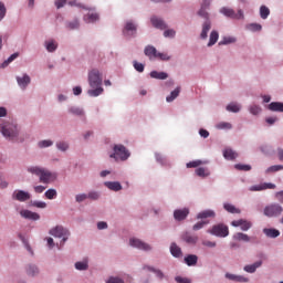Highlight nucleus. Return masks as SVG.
Returning <instances> with one entry per match:
<instances>
[{"mask_svg": "<svg viewBox=\"0 0 283 283\" xmlns=\"http://www.w3.org/2000/svg\"><path fill=\"white\" fill-rule=\"evenodd\" d=\"M209 6H211V0H203L200 10L198 11V15L202 17V19H209Z\"/></svg>", "mask_w": 283, "mask_h": 283, "instance_id": "obj_14", "label": "nucleus"}, {"mask_svg": "<svg viewBox=\"0 0 283 283\" xmlns=\"http://www.w3.org/2000/svg\"><path fill=\"white\" fill-rule=\"evenodd\" d=\"M56 147L60 149V151H67V149H70V145H67L65 142H59Z\"/></svg>", "mask_w": 283, "mask_h": 283, "instance_id": "obj_54", "label": "nucleus"}, {"mask_svg": "<svg viewBox=\"0 0 283 283\" xmlns=\"http://www.w3.org/2000/svg\"><path fill=\"white\" fill-rule=\"evenodd\" d=\"M234 168H237L238 171H251V165L237 164Z\"/></svg>", "mask_w": 283, "mask_h": 283, "instance_id": "obj_49", "label": "nucleus"}, {"mask_svg": "<svg viewBox=\"0 0 283 283\" xmlns=\"http://www.w3.org/2000/svg\"><path fill=\"white\" fill-rule=\"evenodd\" d=\"M200 165H207V161H202V160H193V161H189L186 167L188 169H196V167H200Z\"/></svg>", "mask_w": 283, "mask_h": 283, "instance_id": "obj_37", "label": "nucleus"}, {"mask_svg": "<svg viewBox=\"0 0 283 283\" xmlns=\"http://www.w3.org/2000/svg\"><path fill=\"white\" fill-rule=\"evenodd\" d=\"M70 113L74 114L75 116H83V111L78 107H71Z\"/></svg>", "mask_w": 283, "mask_h": 283, "instance_id": "obj_59", "label": "nucleus"}, {"mask_svg": "<svg viewBox=\"0 0 283 283\" xmlns=\"http://www.w3.org/2000/svg\"><path fill=\"white\" fill-rule=\"evenodd\" d=\"M75 200L76 202H85V200H87V195L86 193L76 195Z\"/></svg>", "mask_w": 283, "mask_h": 283, "instance_id": "obj_61", "label": "nucleus"}, {"mask_svg": "<svg viewBox=\"0 0 283 283\" xmlns=\"http://www.w3.org/2000/svg\"><path fill=\"white\" fill-rule=\"evenodd\" d=\"M20 216L24 218L25 220H41V216L36 212H32L30 210H21Z\"/></svg>", "mask_w": 283, "mask_h": 283, "instance_id": "obj_13", "label": "nucleus"}, {"mask_svg": "<svg viewBox=\"0 0 283 283\" xmlns=\"http://www.w3.org/2000/svg\"><path fill=\"white\" fill-rule=\"evenodd\" d=\"M207 224H209V221H199L192 227V229L193 231H200V229H203Z\"/></svg>", "mask_w": 283, "mask_h": 283, "instance_id": "obj_52", "label": "nucleus"}, {"mask_svg": "<svg viewBox=\"0 0 283 283\" xmlns=\"http://www.w3.org/2000/svg\"><path fill=\"white\" fill-rule=\"evenodd\" d=\"M247 30H250V32H261L262 25L259 23H250L247 25Z\"/></svg>", "mask_w": 283, "mask_h": 283, "instance_id": "obj_40", "label": "nucleus"}, {"mask_svg": "<svg viewBox=\"0 0 283 283\" xmlns=\"http://www.w3.org/2000/svg\"><path fill=\"white\" fill-rule=\"evenodd\" d=\"M218 39H220V34L218 33V31H212L210 33V40L208 43V48H211L212 45H216V43H218Z\"/></svg>", "mask_w": 283, "mask_h": 283, "instance_id": "obj_32", "label": "nucleus"}, {"mask_svg": "<svg viewBox=\"0 0 283 283\" xmlns=\"http://www.w3.org/2000/svg\"><path fill=\"white\" fill-rule=\"evenodd\" d=\"M226 277H227V280H231L232 282H240V283L249 282V277H245L242 275H237V274H231V273H227Z\"/></svg>", "mask_w": 283, "mask_h": 283, "instance_id": "obj_18", "label": "nucleus"}, {"mask_svg": "<svg viewBox=\"0 0 283 283\" xmlns=\"http://www.w3.org/2000/svg\"><path fill=\"white\" fill-rule=\"evenodd\" d=\"M233 126L231 125V123H227V122H221L217 125L218 129H231Z\"/></svg>", "mask_w": 283, "mask_h": 283, "instance_id": "obj_56", "label": "nucleus"}, {"mask_svg": "<svg viewBox=\"0 0 283 283\" xmlns=\"http://www.w3.org/2000/svg\"><path fill=\"white\" fill-rule=\"evenodd\" d=\"M269 14H271V10L266 6H261L260 8V17L261 19H269Z\"/></svg>", "mask_w": 283, "mask_h": 283, "instance_id": "obj_39", "label": "nucleus"}, {"mask_svg": "<svg viewBox=\"0 0 283 283\" xmlns=\"http://www.w3.org/2000/svg\"><path fill=\"white\" fill-rule=\"evenodd\" d=\"M114 154L109 155V158H114L115 160H127L129 158V150L124 145H115Z\"/></svg>", "mask_w": 283, "mask_h": 283, "instance_id": "obj_4", "label": "nucleus"}, {"mask_svg": "<svg viewBox=\"0 0 283 283\" xmlns=\"http://www.w3.org/2000/svg\"><path fill=\"white\" fill-rule=\"evenodd\" d=\"M175 281L177 283H191V280L187 279V277H182V276H176Z\"/></svg>", "mask_w": 283, "mask_h": 283, "instance_id": "obj_63", "label": "nucleus"}, {"mask_svg": "<svg viewBox=\"0 0 283 283\" xmlns=\"http://www.w3.org/2000/svg\"><path fill=\"white\" fill-rule=\"evenodd\" d=\"M208 233L217 235V238H227V235H229V227L223 223H219L213 226L211 230H208Z\"/></svg>", "mask_w": 283, "mask_h": 283, "instance_id": "obj_6", "label": "nucleus"}, {"mask_svg": "<svg viewBox=\"0 0 283 283\" xmlns=\"http://www.w3.org/2000/svg\"><path fill=\"white\" fill-rule=\"evenodd\" d=\"M130 247H134L135 249H139L140 251H151V247L145 242H143L140 239L133 238L129 240Z\"/></svg>", "mask_w": 283, "mask_h": 283, "instance_id": "obj_9", "label": "nucleus"}, {"mask_svg": "<svg viewBox=\"0 0 283 283\" xmlns=\"http://www.w3.org/2000/svg\"><path fill=\"white\" fill-rule=\"evenodd\" d=\"M283 166L282 165H275L271 166L266 169V174L275 172V171H282Z\"/></svg>", "mask_w": 283, "mask_h": 283, "instance_id": "obj_55", "label": "nucleus"}, {"mask_svg": "<svg viewBox=\"0 0 283 283\" xmlns=\"http://www.w3.org/2000/svg\"><path fill=\"white\" fill-rule=\"evenodd\" d=\"M146 269L148 271H151L154 274H156L157 277H159V280H163V277H165V274L163 273V271L150 268V266H146Z\"/></svg>", "mask_w": 283, "mask_h": 283, "instance_id": "obj_50", "label": "nucleus"}, {"mask_svg": "<svg viewBox=\"0 0 283 283\" xmlns=\"http://www.w3.org/2000/svg\"><path fill=\"white\" fill-rule=\"evenodd\" d=\"M28 275H31V277H34V275H39V268L36 265H29L27 268Z\"/></svg>", "mask_w": 283, "mask_h": 283, "instance_id": "obj_41", "label": "nucleus"}, {"mask_svg": "<svg viewBox=\"0 0 283 283\" xmlns=\"http://www.w3.org/2000/svg\"><path fill=\"white\" fill-rule=\"evenodd\" d=\"M88 85L90 87H101L103 85V76L101 75V71L93 69L91 72H88Z\"/></svg>", "mask_w": 283, "mask_h": 283, "instance_id": "obj_5", "label": "nucleus"}, {"mask_svg": "<svg viewBox=\"0 0 283 283\" xmlns=\"http://www.w3.org/2000/svg\"><path fill=\"white\" fill-rule=\"evenodd\" d=\"M266 189H275V184H260V185H255L250 187V191H264Z\"/></svg>", "mask_w": 283, "mask_h": 283, "instance_id": "obj_15", "label": "nucleus"}, {"mask_svg": "<svg viewBox=\"0 0 283 283\" xmlns=\"http://www.w3.org/2000/svg\"><path fill=\"white\" fill-rule=\"evenodd\" d=\"M187 216H189V209H187V208L178 209V210H175V212H174L175 220H178L179 222L181 220H186Z\"/></svg>", "mask_w": 283, "mask_h": 283, "instance_id": "obj_16", "label": "nucleus"}, {"mask_svg": "<svg viewBox=\"0 0 283 283\" xmlns=\"http://www.w3.org/2000/svg\"><path fill=\"white\" fill-rule=\"evenodd\" d=\"M19 56V53H13L12 55H10L8 57V60H6L2 64L1 67H8V65H10V63H12V61H14V59H17Z\"/></svg>", "mask_w": 283, "mask_h": 283, "instance_id": "obj_46", "label": "nucleus"}, {"mask_svg": "<svg viewBox=\"0 0 283 283\" xmlns=\"http://www.w3.org/2000/svg\"><path fill=\"white\" fill-rule=\"evenodd\" d=\"M234 240H238L239 242H250L251 238L248 237V234H244L242 232H238L233 235Z\"/></svg>", "mask_w": 283, "mask_h": 283, "instance_id": "obj_35", "label": "nucleus"}, {"mask_svg": "<svg viewBox=\"0 0 283 283\" xmlns=\"http://www.w3.org/2000/svg\"><path fill=\"white\" fill-rule=\"evenodd\" d=\"M263 233L268 238H277L280 235V231L279 230H276V229H269V228L263 229Z\"/></svg>", "mask_w": 283, "mask_h": 283, "instance_id": "obj_34", "label": "nucleus"}, {"mask_svg": "<svg viewBox=\"0 0 283 283\" xmlns=\"http://www.w3.org/2000/svg\"><path fill=\"white\" fill-rule=\"evenodd\" d=\"M134 69L136 70V72H145V64L139 63L138 61H134L133 62Z\"/></svg>", "mask_w": 283, "mask_h": 283, "instance_id": "obj_51", "label": "nucleus"}, {"mask_svg": "<svg viewBox=\"0 0 283 283\" xmlns=\"http://www.w3.org/2000/svg\"><path fill=\"white\" fill-rule=\"evenodd\" d=\"M92 88L93 90L87 91L88 96H92V97L101 96V94H103L104 92V90L101 86H95Z\"/></svg>", "mask_w": 283, "mask_h": 283, "instance_id": "obj_33", "label": "nucleus"}, {"mask_svg": "<svg viewBox=\"0 0 283 283\" xmlns=\"http://www.w3.org/2000/svg\"><path fill=\"white\" fill-rule=\"evenodd\" d=\"M209 30H211V22L209 20H207L203 25H202V31H201V39H207L208 34H209Z\"/></svg>", "mask_w": 283, "mask_h": 283, "instance_id": "obj_30", "label": "nucleus"}, {"mask_svg": "<svg viewBox=\"0 0 283 283\" xmlns=\"http://www.w3.org/2000/svg\"><path fill=\"white\" fill-rule=\"evenodd\" d=\"M260 266H262V261H256L253 264L245 265L243 268V271H245V273H255V271H258V269H260Z\"/></svg>", "mask_w": 283, "mask_h": 283, "instance_id": "obj_23", "label": "nucleus"}, {"mask_svg": "<svg viewBox=\"0 0 283 283\" xmlns=\"http://www.w3.org/2000/svg\"><path fill=\"white\" fill-rule=\"evenodd\" d=\"M223 209H226L228 213H240V209L235 208V206L231 203H224Z\"/></svg>", "mask_w": 283, "mask_h": 283, "instance_id": "obj_38", "label": "nucleus"}, {"mask_svg": "<svg viewBox=\"0 0 283 283\" xmlns=\"http://www.w3.org/2000/svg\"><path fill=\"white\" fill-rule=\"evenodd\" d=\"M13 200H18V202H27V200H30L31 196L30 192H25L23 190H15L12 193Z\"/></svg>", "mask_w": 283, "mask_h": 283, "instance_id": "obj_10", "label": "nucleus"}, {"mask_svg": "<svg viewBox=\"0 0 283 283\" xmlns=\"http://www.w3.org/2000/svg\"><path fill=\"white\" fill-rule=\"evenodd\" d=\"M53 142L52 140H42L39 143V147L43 148V147H52Z\"/></svg>", "mask_w": 283, "mask_h": 283, "instance_id": "obj_62", "label": "nucleus"}, {"mask_svg": "<svg viewBox=\"0 0 283 283\" xmlns=\"http://www.w3.org/2000/svg\"><path fill=\"white\" fill-rule=\"evenodd\" d=\"M230 43H235V38L226 36L222 39V41L219 42V45H229Z\"/></svg>", "mask_w": 283, "mask_h": 283, "instance_id": "obj_47", "label": "nucleus"}, {"mask_svg": "<svg viewBox=\"0 0 283 283\" xmlns=\"http://www.w3.org/2000/svg\"><path fill=\"white\" fill-rule=\"evenodd\" d=\"M168 74L165 72H158V71H153L150 72V77L151 78H157L158 81H165L168 78Z\"/></svg>", "mask_w": 283, "mask_h": 283, "instance_id": "obj_29", "label": "nucleus"}, {"mask_svg": "<svg viewBox=\"0 0 283 283\" xmlns=\"http://www.w3.org/2000/svg\"><path fill=\"white\" fill-rule=\"evenodd\" d=\"M282 206L277 203H272L264 208V216H266L268 218H277V216L282 214Z\"/></svg>", "mask_w": 283, "mask_h": 283, "instance_id": "obj_7", "label": "nucleus"}, {"mask_svg": "<svg viewBox=\"0 0 283 283\" xmlns=\"http://www.w3.org/2000/svg\"><path fill=\"white\" fill-rule=\"evenodd\" d=\"M227 111L228 112H232L234 114H238V112H240V105L235 104V103H230L228 106H227Z\"/></svg>", "mask_w": 283, "mask_h": 283, "instance_id": "obj_44", "label": "nucleus"}, {"mask_svg": "<svg viewBox=\"0 0 283 283\" xmlns=\"http://www.w3.org/2000/svg\"><path fill=\"white\" fill-rule=\"evenodd\" d=\"M50 235H53V238H62L61 247L67 242V239L70 238V231L62 226H57L50 230Z\"/></svg>", "mask_w": 283, "mask_h": 283, "instance_id": "obj_3", "label": "nucleus"}, {"mask_svg": "<svg viewBox=\"0 0 283 283\" xmlns=\"http://www.w3.org/2000/svg\"><path fill=\"white\" fill-rule=\"evenodd\" d=\"M170 253L174 258H182V249L176 243L170 244Z\"/></svg>", "mask_w": 283, "mask_h": 283, "instance_id": "obj_24", "label": "nucleus"}, {"mask_svg": "<svg viewBox=\"0 0 283 283\" xmlns=\"http://www.w3.org/2000/svg\"><path fill=\"white\" fill-rule=\"evenodd\" d=\"M268 109H270V112H282L283 113V103L282 102H272L269 104Z\"/></svg>", "mask_w": 283, "mask_h": 283, "instance_id": "obj_27", "label": "nucleus"}, {"mask_svg": "<svg viewBox=\"0 0 283 283\" xmlns=\"http://www.w3.org/2000/svg\"><path fill=\"white\" fill-rule=\"evenodd\" d=\"M0 132L4 138H8L9 140H14L19 136V129L17 128V124L4 122L3 124H0Z\"/></svg>", "mask_w": 283, "mask_h": 283, "instance_id": "obj_2", "label": "nucleus"}, {"mask_svg": "<svg viewBox=\"0 0 283 283\" xmlns=\"http://www.w3.org/2000/svg\"><path fill=\"white\" fill-rule=\"evenodd\" d=\"M185 242H187L188 244H196V242H198V237L196 235H191V234H186L184 237Z\"/></svg>", "mask_w": 283, "mask_h": 283, "instance_id": "obj_42", "label": "nucleus"}, {"mask_svg": "<svg viewBox=\"0 0 283 283\" xmlns=\"http://www.w3.org/2000/svg\"><path fill=\"white\" fill-rule=\"evenodd\" d=\"M221 14H224V17H228L229 19H244V12L240 9L238 13L233 9H229L227 7H223L220 10Z\"/></svg>", "mask_w": 283, "mask_h": 283, "instance_id": "obj_8", "label": "nucleus"}, {"mask_svg": "<svg viewBox=\"0 0 283 283\" xmlns=\"http://www.w3.org/2000/svg\"><path fill=\"white\" fill-rule=\"evenodd\" d=\"M144 53L148 59H158V51L151 45H147Z\"/></svg>", "mask_w": 283, "mask_h": 283, "instance_id": "obj_21", "label": "nucleus"}, {"mask_svg": "<svg viewBox=\"0 0 283 283\" xmlns=\"http://www.w3.org/2000/svg\"><path fill=\"white\" fill-rule=\"evenodd\" d=\"M85 23H95V21H98V13H88L84 15Z\"/></svg>", "mask_w": 283, "mask_h": 283, "instance_id": "obj_36", "label": "nucleus"}, {"mask_svg": "<svg viewBox=\"0 0 283 283\" xmlns=\"http://www.w3.org/2000/svg\"><path fill=\"white\" fill-rule=\"evenodd\" d=\"M232 227H241V231H249L251 227H253V223L251 221H247L244 219L234 220L231 222Z\"/></svg>", "mask_w": 283, "mask_h": 283, "instance_id": "obj_11", "label": "nucleus"}, {"mask_svg": "<svg viewBox=\"0 0 283 283\" xmlns=\"http://www.w3.org/2000/svg\"><path fill=\"white\" fill-rule=\"evenodd\" d=\"M202 245L208 247L209 249H213L217 247V243L216 241L203 240Z\"/></svg>", "mask_w": 283, "mask_h": 283, "instance_id": "obj_60", "label": "nucleus"}, {"mask_svg": "<svg viewBox=\"0 0 283 283\" xmlns=\"http://www.w3.org/2000/svg\"><path fill=\"white\" fill-rule=\"evenodd\" d=\"M32 207H36L38 209H45L48 203H45V201H33Z\"/></svg>", "mask_w": 283, "mask_h": 283, "instance_id": "obj_58", "label": "nucleus"}, {"mask_svg": "<svg viewBox=\"0 0 283 283\" xmlns=\"http://www.w3.org/2000/svg\"><path fill=\"white\" fill-rule=\"evenodd\" d=\"M261 112H262V108H260V106L258 105L250 106V113H252L253 116H258V114H260Z\"/></svg>", "mask_w": 283, "mask_h": 283, "instance_id": "obj_57", "label": "nucleus"}, {"mask_svg": "<svg viewBox=\"0 0 283 283\" xmlns=\"http://www.w3.org/2000/svg\"><path fill=\"white\" fill-rule=\"evenodd\" d=\"M195 174L199 176V178H209L211 176V172L208 170V168L199 167L195 170Z\"/></svg>", "mask_w": 283, "mask_h": 283, "instance_id": "obj_28", "label": "nucleus"}, {"mask_svg": "<svg viewBox=\"0 0 283 283\" xmlns=\"http://www.w3.org/2000/svg\"><path fill=\"white\" fill-rule=\"evenodd\" d=\"M150 21L154 28H157L158 30H167V24L165 23V21H163V19L158 17H153Z\"/></svg>", "mask_w": 283, "mask_h": 283, "instance_id": "obj_17", "label": "nucleus"}, {"mask_svg": "<svg viewBox=\"0 0 283 283\" xmlns=\"http://www.w3.org/2000/svg\"><path fill=\"white\" fill-rule=\"evenodd\" d=\"M45 45H46L48 52H54L57 48V44H56V42H54V40H50V41L45 42Z\"/></svg>", "mask_w": 283, "mask_h": 283, "instance_id": "obj_43", "label": "nucleus"}, {"mask_svg": "<svg viewBox=\"0 0 283 283\" xmlns=\"http://www.w3.org/2000/svg\"><path fill=\"white\" fill-rule=\"evenodd\" d=\"M187 266H196L198 264V255L189 254L185 259Z\"/></svg>", "mask_w": 283, "mask_h": 283, "instance_id": "obj_25", "label": "nucleus"}, {"mask_svg": "<svg viewBox=\"0 0 283 283\" xmlns=\"http://www.w3.org/2000/svg\"><path fill=\"white\" fill-rule=\"evenodd\" d=\"M107 283H125L122 279L119 277H111Z\"/></svg>", "mask_w": 283, "mask_h": 283, "instance_id": "obj_64", "label": "nucleus"}, {"mask_svg": "<svg viewBox=\"0 0 283 283\" xmlns=\"http://www.w3.org/2000/svg\"><path fill=\"white\" fill-rule=\"evenodd\" d=\"M207 218H216L213 210H203L197 214V220H207Z\"/></svg>", "mask_w": 283, "mask_h": 283, "instance_id": "obj_22", "label": "nucleus"}, {"mask_svg": "<svg viewBox=\"0 0 283 283\" xmlns=\"http://www.w3.org/2000/svg\"><path fill=\"white\" fill-rule=\"evenodd\" d=\"M136 24H134V22L128 21L126 22V25L123 30V34H125V36H136Z\"/></svg>", "mask_w": 283, "mask_h": 283, "instance_id": "obj_12", "label": "nucleus"}, {"mask_svg": "<svg viewBox=\"0 0 283 283\" xmlns=\"http://www.w3.org/2000/svg\"><path fill=\"white\" fill-rule=\"evenodd\" d=\"M81 23L78 22V20H73L72 22L67 23V28L69 30H78Z\"/></svg>", "mask_w": 283, "mask_h": 283, "instance_id": "obj_53", "label": "nucleus"}, {"mask_svg": "<svg viewBox=\"0 0 283 283\" xmlns=\"http://www.w3.org/2000/svg\"><path fill=\"white\" fill-rule=\"evenodd\" d=\"M223 157L226 160H235V158H238V153L231 148H227L223 150Z\"/></svg>", "mask_w": 283, "mask_h": 283, "instance_id": "obj_26", "label": "nucleus"}, {"mask_svg": "<svg viewBox=\"0 0 283 283\" xmlns=\"http://www.w3.org/2000/svg\"><path fill=\"white\" fill-rule=\"evenodd\" d=\"M178 96H180V87H177L176 90H174L170 95H168L166 97L167 103H174V101H176V98H178Z\"/></svg>", "mask_w": 283, "mask_h": 283, "instance_id": "obj_31", "label": "nucleus"}, {"mask_svg": "<svg viewBox=\"0 0 283 283\" xmlns=\"http://www.w3.org/2000/svg\"><path fill=\"white\" fill-rule=\"evenodd\" d=\"M87 261H83V262H76L75 263V269L77 271H87Z\"/></svg>", "mask_w": 283, "mask_h": 283, "instance_id": "obj_48", "label": "nucleus"}, {"mask_svg": "<svg viewBox=\"0 0 283 283\" xmlns=\"http://www.w3.org/2000/svg\"><path fill=\"white\" fill-rule=\"evenodd\" d=\"M104 185L111 191H120L123 189V186L118 181H105Z\"/></svg>", "mask_w": 283, "mask_h": 283, "instance_id": "obj_20", "label": "nucleus"}, {"mask_svg": "<svg viewBox=\"0 0 283 283\" xmlns=\"http://www.w3.org/2000/svg\"><path fill=\"white\" fill-rule=\"evenodd\" d=\"M28 171L29 174L38 176L40 178V182H43V185H50V182H54V180H56V174L39 166L29 167Z\"/></svg>", "mask_w": 283, "mask_h": 283, "instance_id": "obj_1", "label": "nucleus"}, {"mask_svg": "<svg viewBox=\"0 0 283 283\" xmlns=\"http://www.w3.org/2000/svg\"><path fill=\"white\" fill-rule=\"evenodd\" d=\"M17 83L19 87H21V90H25V87H28V84L31 83V78L28 74H24L22 77H17Z\"/></svg>", "mask_w": 283, "mask_h": 283, "instance_id": "obj_19", "label": "nucleus"}, {"mask_svg": "<svg viewBox=\"0 0 283 283\" xmlns=\"http://www.w3.org/2000/svg\"><path fill=\"white\" fill-rule=\"evenodd\" d=\"M44 196L48 200H54V198H56V189L46 190Z\"/></svg>", "mask_w": 283, "mask_h": 283, "instance_id": "obj_45", "label": "nucleus"}]
</instances>
